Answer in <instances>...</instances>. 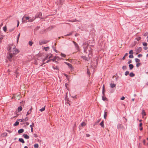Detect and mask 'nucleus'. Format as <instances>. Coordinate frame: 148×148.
Wrapping results in <instances>:
<instances>
[{"label": "nucleus", "instance_id": "obj_13", "mask_svg": "<svg viewBox=\"0 0 148 148\" xmlns=\"http://www.w3.org/2000/svg\"><path fill=\"white\" fill-rule=\"evenodd\" d=\"M24 131V130L23 129H20V130H19L18 131V134H21V133H22Z\"/></svg>", "mask_w": 148, "mask_h": 148}, {"label": "nucleus", "instance_id": "obj_30", "mask_svg": "<svg viewBox=\"0 0 148 148\" xmlns=\"http://www.w3.org/2000/svg\"><path fill=\"white\" fill-rule=\"evenodd\" d=\"M82 126L83 127L86 125V124L84 122H82L81 124Z\"/></svg>", "mask_w": 148, "mask_h": 148}, {"label": "nucleus", "instance_id": "obj_63", "mask_svg": "<svg viewBox=\"0 0 148 148\" xmlns=\"http://www.w3.org/2000/svg\"><path fill=\"white\" fill-rule=\"evenodd\" d=\"M125 57L124 56V57H123V58H122V59L123 60H124L125 59Z\"/></svg>", "mask_w": 148, "mask_h": 148}, {"label": "nucleus", "instance_id": "obj_50", "mask_svg": "<svg viewBox=\"0 0 148 148\" xmlns=\"http://www.w3.org/2000/svg\"><path fill=\"white\" fill-rule=\"evenodd\" d=\"M125 99V97H124V96H123L121 98V100H124Z\"/></svg>", "mask_w": 148, "mask_h": 148}, {"label": "nucleus", "instance_id": "obj_11", "mask_svg": "<svg viewBox=\"0 0 148 148\" xmlns=\"http://www.w3.org/2000/svg\"><path fill=\"white\" fill-rule=\"evenodd\" d=\"M68 67L71 71L74 70V68L72 65H68Z\"/></svg>", "mask_w": 148, "mask_h": 148}, {"label": "nucleus", "instance_id": "obj_49", "mask_svg": "<svg viewBox=\"0 0 148 148\" xmlns=\"http://www.w3.org/2000/svg\"><path fill=\"white\" fill-rule=\"evenodd\" d=\"M34 136L35 138H37L38 137V135L37 134H34Z\"/></svg>", "mask_w": 148, "mask_h": 148}, {"label": "nucleus", "instance_id": "obj_25", "mask_svg": "<svg viewBox=\"0 0 148 148\" xmlns=\"http://www.w3.org/2000/svg\"><path fill=\"white\" fill-rule=\"evenodd\" d=\"M45 107H43V108H41V109H40V110H39V111H40V112H43V111H44L45 110Z\"/></svg>", "mask_w": 148, "mask_h": 148}, {"label": "nucleus", "instance_id": "obj_40", "mask_svg": "<svg viewBox=\"0 0 148 148\" xmlns=\"http://www.w3.org/2000/svg\"><path fill=\"white\" fill-rule=\"evenodd\" d=\"M60 55L62 57H65L66 56V55L65 54L62 53H61Z\"/></svg>", "mask_w": 148, "mask_h": 148}, {"label": "nucleus", "instance_id": "obj_58", "mask_svg": "<svg viewBox=\"0 0 148 148\" xmlns=\"http://www.w3.org/2000/svg\"><path fill=\"white\" fill-rule=\"evenodd\" d=\"M143 49H145V50H147V47H144L143 48Z\"/></svg>", "mask_w": 148, "mask_h": 148}, {"label": "nucleus", "instance_id": "obj_53", "mask_svg": "<svg viewBox=\"0 0 148 148\" xmlns=\"http://www.w3.org/2000/svg\"><path fill=\"white\" fill-rule=\"evenodd\" d=\"M72 97L73 98L76 99L77 98L76 95H75L74 96H72Z\"/></svg>", "mask_w": 148, "mask_h": 148}, {"label": "nucleus", "instance_id": "obj_45", "mask_svg": "<svg viewBox=\"0 0 148 148\" xmlns=\"http://www.w3.org/2000/svg\"><path fill=\"white\" fill-rule=\"evenodd\" d=\"M133 53V51L132 50H130L129 52V54H131L132 55V54Z\"/></svg>", "mask_w": 148, "mask_h": 148}, {"label": "nucleus", "instance_id": "obj_26", "mask_svg": "<svg viewBox=\"0 0 148 148\" xmlns=\"http://www.w3.org/2000/svg\"><path fill=\"white\" fill-rule=\"evenodd\" d=\"M82 58L85 60H88L87 58L85 56H82Z\"/></svg>", "mask_w": 148, "mask_h": 148}, {"label": "nucleus", "instance_id": "obj_55", "mask_svg": "<svg viewBox=\"0 0 148 148\" xmlns=\"http://www.w3.org/2000/svg\"><path fill=\"white\" fill-rule=\"evenodd\" d=\"M19 21H17V27H18V26H19Z\"/></svg>", "mask_w": 148, "mask_h": 148}, {"label": "nucleus", "instance_id": "obj_3", "mask_svg": "<svg viewBox=\"0 0 148 148\" xmlns=\"http://www.w3.org/2000/svg\"><path fill=\"white\" fill-rule=\"evenodd\" d=\"M105 87H104V85H103V88H102V99L103 101H108V99L106 98V97H104L105 96Z\"/></svg>", "mask_w": 148, "mask_h": 148}, {"label": "nucleus", "instance_id": "obj_12", "mask_svg": "<svg viewBox=\"0 0 148 148\" xmlns=\"http://www.w3.org/2000/svg\"><path fill=\"white\" fill-rule=\"evenodd\" d=\"M23 136L26 139H28L29 138V136L26 134H24L23 135Z\"/></svg>", "mask_w": 148, "mask_h": 148}, {"label": "nucleus", "instance_id": "obj_64", "mask_svg": "<svg viewBox=\"0 0 148 148\" xmlns=\"http://www.w3.org/2000/svg\"><path fill=\"white\" fill-rule=\"evenodd\" d=\"M146 84L148 86V82H147L146 83Z\"/></svg>", "mask_w": 148, "mask_h": 148}, {"label": "nucleus", "instance_id": "obj_36", "mask_svg": "<svg viewBox=\"0 0 148 148\" xmlns=\"http://www.w3.org/2000/svg\"><path fill=\"white\" fill-rule=\"evenodd\" d=\"M34 126V123L32 122V124L30 125V127L31 128L33 127Z\"/></svg>", "mask_w": 148, "mask_h": 148}, {"label": "nucleus", "instance_id": "obj_60", "mask_svg": "<svg viewBox=\"0 0 148 148\" xmlns=\"http://www.w3.org/2000/svg\"><path fill=\"white\" fill-rule=\"evenodd\" d=\"M128 55V54L127 53H125V55L124 56H125V57H126Z\"/></svg>", "mask_w": 148, "mask_h": 148}, {"label": "nucleus", "instance_id": "obj_54", "mask_svg": "<svg viewBox=\"0 0 148 148\" xmlns=\"http://www.w3.org/2000/svg\"><path fill=\"white\" fill-rule=\"evenodd\" d=\"M142 55L141 54H139L138 56V58H139L140 57H142Z\"/></svg>", "mask_w": 148, "mask_h": 148}, {"label": "nucleus", "instance_id": "obj_35", "mask_svg": "<svg viewBox=\"0 0 148 148\" xmlns=\"http://www.w3.org/2000/svg\"><path fill=\"white\" fill-rule=\"evenodd\" d=\"M129 66L130 70H132L134 67V65H129Z\"/></svg>", "mask_w": 148, "mask_h": 148}, {"label": "nucleus", "instance_id": "obj_7", "mask_svg": "<svg viewBox=\"0 0 148 148\" xmlns=\"http://www.w3.org/2000/svg\"><path fill=\"white\" fill-rule=\"evenodd\" d=\"M32 110V106L31 107L30 109L27 112V113L26 114V116H27V115H29L31 113Z\"/></svg>", "mask_w": 148, "mask_h": 148}, {"label": "nucleus", "instance_id": "obj_46", "mask_svg": "<svg viewBox=\"0 0 148 148\" xmlns=\"http://www.w3.org/2000/svg\"><path fill=\"white\" fill-rule=\"evenodd\" d=\"M63 75L65 76H66V79H69V78H68V75L66 74L65 73H64L63 74Z\"/></svg>", "mask_w": 148, "mask_h": 148}, {"label": "nucleus", "instance_id": "obj_41", "mask_svg": "<svg viewBox=\"0 0 148 148\" xmlns=\"http://www.w3.org/2000/svg\"><path fill=\"white\" fill-rule=\"evenodd\" d=\"M126 66L125 65H123V66L122 67V69L123 70L126 69Z\"/></svg>", "mask_w": 148, "mask_h": 148}, {"label": "nucleus", "instance_id": "obj_23", "mask_svg": "<svg viewBox=\"0 0 148 148\" xmlns=\"http://www.w3.org/2000/svg\"><path fill=\"white\" fill-rule=\"evenodd\" d=\"M142 114L143 116H145L146 115V114L145 113V112L144 110H142Z\"/></svg>", "mask_w": 148, "mask_h": 148}, {"label": "nucleus", "instance_id": "obj_57", "mask_svg": "<svg viewBox=\"0 0 148 148\" xmlns=\"http://www.w3.org/2000/svg\"><path fill=\"white\" fill-rule=\"evenodd\" d=\"M31 128V132H33V127H32Z\"/></svg>", "mask_w": 148, "mask_h": 148}, {"label": "nucleus", "instance_id": "obj_44", "mask_svg": "<svg viewBox=\"0 0 148 148\" xmlns=\"http://www.w3.org/2000/svg\"><path fill=\"white\" fill-rule=\"evenodd\" d=\"M3 38V37L2 36H1L0 37V43H1L2 42V40Z\"/></svg>", "mask_w": 148, "mask_h": 148}, {"label": "nucleus", "instance_id": "obj_43", "mask_svg": "<svg viewBox=\"0 0 148 148\" xmlns=\"http://www.w3.org/2000/svg\"><path fill=\"white\" fill-rule=\"evenodd\" d=\"M129 57L130 58H133L134 56L133 55L130 54V55H129Z\"/></svg>", "mask_w": 148, "mask_h": 148}, {"label": "nucleus", "instance_id": "obj_61", "mask_svg": "<svg viewBox=\"0 0 148 148\" xmlns=\"http://www.w3.org/2000/svg\"><path fill=\"white\" fill-rule=\"evenodd\" d=\"M90 49H91V48H90V47H89V48H88V51H89V53H90Z\"/></svg>", "mask_w": 148, "mask_h": 148}, {"label": "nucleus", "instance_id": "obj_1", "mask_svg": "<svg viewBox=\"0 0 148 148\" xmlns=\"http://www.w3.org/2000/svg\"><path fill=\"white\" fill-rule=\"evenodd\" d=\"M8 50L10 52L7 56V59L9 61H11L14 54L18 53V50L16 48V46L14 45H11L9 46Z\"/></svg>", "mask_w": 148, "mask_h": 148}, {"label": "nucleus", "instance_id": "obj_4", "mask_svg": "<svg viewBox=\"0 0 148 148\" xmlns=\"http://www.w3.org/2000/svg\"><path fill=\"white\" fill-rule=\"evenodd\" d=\"M28 117H25L24 119H17V121H20L21 122H23V121H27L28 120Z\"/></svg>", "mask_w": 148, "mask_h": 148}, {"label": "nucleus", "instance_id": "obj_18", "mask_svg": "<svg viewBox=\"0 0 148 148\" xmlns=\"http://www.w3.org/2000/svg\"><path fill=\"white\" fill-rule=\"evenodd\" d=\"M52 68L54 69H56L59 70V68L57 66H56V65H52Z\"/></svg>", "mask_w": 148, "mask_h": 148}, {"label": "nucleus", "instance_id": "obj_56", "mask_svg": "<svg viewBox=\"0 0 148 148\" xmlns=\"http://www.w3.org/2000/svg\"><path fill=\"white\" fill-rule=\"evenodd\" d=\"M132 60H129V61L128 62V64H130Z\"/></svg>", "mask_w": 148, "mask_h": 148}, {"label": "nucleus", "instance_id": "obj_28", "mask_svg": "<svg viewBox=\"0 0 148 148\" xmlns=\"http://www.w3.org/2000/svg\"><path fill=\"white\" fill-rule=\"evenodd\" d=\"M141 39V38L140 37H138L136 38L135 39L137 41H138Z\"/></svg>", "mask_w": 148, "mask_h": 148}, {"label": "nucleus", "instance_id": "obj_19", "mask_svg": "<svg viewBox=\"0 0 148 148\" xmlns=\"http://www.w3.org/2000/svg\"><path fill=\"white\" fill-rule=\"evenodd\" d=\"M135 75L133 72H131L130 73L129 76L131 77H133L135 76Z\"/></svg>", "mask_w": 148, "mask_h": 148}, {"label": "nucleus", "instance_id": "obj_37", "mask_svg": "<svg viewBox=\"0 0 148 148\" xmlns=\"http://www.w3.org/2000/svg\"><path fill=\"white\" fill-rule=\"evenodd\" d=\"M135 61L136 62H140V60L138 58H136L135 59Z\"/></svg>", "mask_w": 148, "mask_h": 148}, {"label": "nucleus", "instance_id": "obj_17", "mask_svg": "<svg viewBox=\"0 0 148 148\" xmlns=\"http://www.w3.org/2000/svg\"><path fill=\"white\" fill-rule=\"evenodd\" d=\"M142 123H139V126L140 127L139 130L140 131H142L143 129V128L142 127Z\"/></svg>", "mask_w": 148, "mask_h": 148}, {"label": "nucleus", "instance_id": "obj_6", "mask_svg": "<svg viewBox=\"0 0 148 148\" xmlns=\"http://www.w3.org/2000/svg\"><path fill=\"white\" fill-rule=\"evenodd\" d=\"M16 99H17L18 100H19L20 99V96L19 95H16V96H13V97H14Z\"/></svg>", "mask_w": 148, "mask_h": 148}, {"label": "nucleus", "instance_id": "obj_27", "mask_svg": "<svg viewBox=\"0 0 148 148\" xmlns=\"http://www.w3.org/2000/svg\"><path fill=\"white\" fill-rule=\"evenodd\" d=\"M34 147L35 148H38L39 147V145L38 144H34Z\"/></svg>", "mask_w": 148, "mask_h": 148}, {"label": "nucleus", "instance_id": "obj_29", "mask_svg": "<svg viewBox=\"0 0 148 148\" xmlns=\"http://www.w3.org/2000/svg\"><path fill=\"white\" fill-rule=\"evenodd\" d=\"M2 135L3 136H6L7 135V133L6 132L3 133L2 134Z\"/></svg>", "mask_w": 148, "mask_h": 148}, {"label": "nucleus", "instance_id": "obj_33", "mask_svg": "<svg viewBox=\"0 0 148 148\" xmlns=\"http://www.w3.org/2000/svg\"><path fill=\"white\" fill-rule=\"evenodd\" d=\"M129 72L128 71H126L125 73V75L127 76L129 74Z\"/></svg>", "mask_w": 148, "mask_h": 148}, {"label": "nucleus", "instance_id": "obj_42", "mask_svg": "<svg viewBox=\"0 0 148 148\" xmlns=\"http://www.w3.org/2000/svg\"><path fill=\"white\" fill-rule=\"evenodd\" d=\"M29 45H30V46H32V44H33V42H31V41H29Z\"/></svg>", "mask_w": 148, "mask_h": 148}, {"label": "nucleus", "instance_id": "obj_10", "mask_svg": "<svg viewBox=\"0 0 148 148\" xmlns=\"http://www.w3.org/2000/svg\"><path fill=\"white\" fill-rule=\"evenodd\" d=\"M73 42L75 46V48L78 50L79 48V46L78 44L74 41H73Z\"/></svg>", "mask_w": 148, "mask_h": 148}, {"label": "nucleus", "instance_id": "obj_52", "mask_svg": "<svg viewBox=\"0 0 148 148\" xmlns=\"http://www.w3.org/2000/svg\"><path fill=\"white\" fill-rule=\"evenodd\" d=\"M86 136L87 137H89L90 136V135L88 134H86Z\"/></svg>", "mask_w": 148, "mask_h": 148}, {"label": "nucleus", "instance_id": "obj_38", "mask_svg": "<svg viewBox=\"0 0 148 148\" xmlns=\"http://www.w3.org/2000/svg\"><path fill=\"white\" fill-rule=\"evenodd\" d=\"M14 73H15V74H16V75H18V74H19V72H17V70H16L15 71V72H14Z\"/></svg>", "mask_w": 148, "mask_h": 148}, {"label": "nucleus", "instance_id": "obj_34", "mask_svg": "<svg viewBox=\"0 0 148 148\" xmlns=\"http://www.w3.org/2000/svg\"><path fill=\"white\" fill-rule=\"evenodd\" d=\"M45 50V51H47V50H48L49 48V47H45L44 48Z\"/></svg>", "mask_w": 148, "mask_h": 148}, {"label": "nucleus", "instance_id": "obj_39", "mask_svg": "<svg viewBox=\"0 0 148 148\" xmlns=\"http://www.w3.org/2000/svg\"><path fill=\"white\" fill-rule=\"evenodd\" d=\"M143 45H144V46H146V47L147 45V43L146 42H143Z\"/></svg>", "mask_w": 148, "mask_h": 148}, {"label": "nucleus", "instance_id": "obj_31", "mask_svg": "<svg viewBox=\"0 0 148 148\" xmlns=\"http://www.w3.org/2000/svg\"><path fill=\"white\" fill-rule=\"evenodd\" d=\"M3 29L5 32H6L7 31V27H6L5 26L3 27Z\"/></svg>", "mask_w": 148, "mask_h": 148}, {"label": "nucleus", "instance_id": "obj_51", "mask_svg": "<svg viewBox=\"0 0 148 148\" xmlns=\"http://www.w3.org/2000/svg\"><path fill=\"white\" fill-rule=\"evenodd\" d=\"M84 52H86V53H88V52L87 51V49L86 48H85L84 49Z\"/></svg>", "mask_w": 148, "mask_h": 148}, {"label": "nucleus", "instance_id": "obj_32", "mask_svg": "<svg viewBox=\"0 0 148 148\" xmlns=\"http://www.w3.org/2000/svg\"><path fill=\"white\" fill-rule=\"evenodd\" d=\"M20 35V33H19L18 35L17 38V42H18V40H19V39Z\"/></svg>", "mask_w": 148, "mask_h": 148}, {"label": "nucleus", "instance_id": "obj_22", "mask_svg": "<svg viewBox=\"0 0 148 148\" xmlns=\"http://www.w3.org/2000/svg\"><path fill=\"white\" fill-rule=\"evenodd\" d=\"M116 86V84L111 83L110 84V86L111 88H113Z\"/></svg>", "mask_w": 148, "mask_h": 148}, {"label": "nucleus", "instance_id": "obj_9", "mask_svg": "<svg viewBox=\"0 0 148 148\" xmlns=\"http://www.w3.org/2000/svg\"><path fill=\"white\" fill-rule=\"evenodd\" d=\"M106 110H105L104 111V115H103V117H104V118L105 119H106V117H107V112L106 111Z\"/></svg>", "mask_w": 148, "mask_h": 148}, {"label": "nucleus", "instance_id": "obj_8", "mask_svg": "<svg viewBox=\"0 0 148 148\" xmlns=\"http://www.w3.org/2000/svg\"><path fill=\"white\" fill-rule=\"evenodd\" d=\"M123 126L121 124H118L117 126V128L118 129H121L123 127Z\"/></svg>", "mask_w": 148, "mask_h": 148}, {"label": "nucleus", "instance_id": "obj_21", "mask_svg": "<svg viewBox=\"0 0 148 148\" xmlns=\"http://www.w3.org/2000/svg\"><path fill=\"white\" fill-rule=\"evenodd\" d=\"M86 67H87V74L89 75V76L90 75V71L89 69L88 68V66H86Z\"/></svg>", "mask_w": 148, "mask_h": 148}, {"label": "nucleus", "instance_id": "obj_5", "mask_svg": "<svg viewBox=\"0 0 148 148\" xmlns=\"http://www.w3.org/2000/svg\"><path fill=\"white\" fill-rule=\"evenodd\" d=\"M142 48L141 47H138L137 49L136 50V54H137L139 53L142 50Z\"/></svg>", "mask_w": 148, "mask_h": 148}, {"label": "nucleus", "instance_id": "obj_2", "mask_svg": "<svg viewBox=\"0 0 148 148\" xmlns=\"http://www.w3.org/2000/svg\"><path fill=\"white\" fill-rule=\"evenodd\" d=\"M36 17H30L29 16H24L22 18V21L25 23L27 22H33L35 19Z\"/></svg>", "mask_w": 148, "mask_h": 148}, {"label": "nucleus", "instance_id": "obj_15", "mask_svg": "<svg viewBox=\"0 0 148 148\" xmlns=\"http://www.w3.org/2000/svg\"><path fill=\"white\" fill-rule=\"evenodd\" d=\"M18 141L23 143H24L25 142L23 139L22 138H19L18 139Z\"/></svg>", "mask_w": 148, "mask_h": 148}, {"label": "nucleus", "instance_id": "obj_47", "mask_svg": "<svg viewBox=\"0 0 148 148\" xmlns=\"http://www.w3.org/2000/svg\"><path fill=\"white\" fill-rule=\"evenodd\" d=\"M14 28H12L9 29V31L10 32H12L14 30Z\"/></svg>", "mask_w": 148, "mask_h": 148}, {"label": "nucleus", "instance_id": "obj_24", "mask_svg": "<svg viewBox=\"0 0 148 148\" xmlns=\"http://www.w3.org/2000/svg\"><path fill=\"white\" fill-rule=\"evenodd\" d=\"M19 124V123L18 121H16L15 123L13 125L14 126H17Z\"/></svg>", "mask_w": 148, "mask_h": 148}, {"label": "nucleus", "instance_id": "obj_14", "mask_svg": "<svg viewBox=\"0 0 148 148\" xmlns=\"http://www.w3.org/2000/svg\"><path fill=\"white\" fill-rule=\"evenodd\" d=\"M39 44L40 45H42L43 44H45L46 43V42L44 40H42L39 41Z\"/></svg>", "mask_w": 148, "mask_h": 148}, {"label": "nucleus", "instance_id": "obj_59", "mask_svg": "<svg viewBox=\"0 0 148 148\" xmlns=\"http://www.w3.org/2000/svg\"><path fill=\"white\" fill-rule=\"evenodd\" d=\"M29 123L28 122H27L26 123V124L27 125H29Z\"/></svg>", "mask_w": 148, "mask_h": 148}, {"label": "nucleus", "instance_id": "obj_48", "mask_svg": "<svg viewBox=\"0 0 148 148\" xmlns=\"http://www.w3.org/2000/svg\"><path fill=\"white\" fill-rule=\"evenodd\" d=\"M56 60V58H54L53 59H51V60H50V61H52V62H54Z\"/></svg>", "mask_w": 148, "mask_h": 148}, {"label": "nucleus", "instance_id": "obj_62", "mask_svg": "<svg viewBox=\"0 0 148 148\" xmlns=\"http://www.w3.org/2000/svg\"><path fill=\"white\" fill-rule=\"evenodd\" d=\"M145 140H143V142L144 143V145H145Z\"/></svg>", "mask_w": 148, "mask_h": 148}, {"label": "nucleus", "instance_id": "obj_20", "mask_svg": "<svg viewBox=\"0 0 148 148\" xmlns=\"http://www.w3.org/2000/svg\"><path fill=\"white\" fill-rule=\"evenodd\" d=\"M22 110V108L21 106H20L18 107V112H21Z\"/></svg>", "mask_w": 148, "mask_h": 148}, {"label": "nucleus", "instance_id": "obj_16", "mask_svg": "<svg viewBox=\"0 0 148 148\" xmlns=\"http://www.w3.org/2000/svg\"><path fill=\"white\" fill-rule=\"evenodd\" d=\"M99 125L101 126V127L103 128H104V121L103 120L100 123Z\"/></svg>", "mask_w": 148, "mask_h": 148}]
</instances>
